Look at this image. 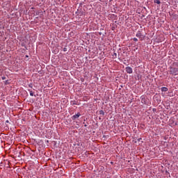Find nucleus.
Wrapping results in <instances>:
<instances>
[{"mask_svg": "<svg viewBox=\"0 0 178 178\" xmlns=\"http://www.w3.org/2000/svg\"><path fill=\"white\" fill-rule=\"evenodd\" d=\"M169 73L173 76H178V68L172 66L170 67Z\"/></svg>", "mask_w": 178, "mask_h": 178, "instance_id": "nucleus-1", "label": "nucleus"}, {"mask_svg": "<svg viewBox=\"0 0 178 178\" xmlns=\"http://www.w3.org/2000/svg\"><path fill=\"white\" fill-rule=\"evenodd\" d=\"M29 91L31 97H34V92H33V90H29Z\"/></svg>", "mask_w": 178, "mask_h": 178, "instance_id": "nucleus-6", "label": "nucleus"}, {"mask_svg": "<svg viewBox=\"0 0 178 178\" xmlns=\"http://www.w3.org/2000/svg\"><path fill=\"white\" fill-rule=\"evenodd\" d=\"M29 87H31V88H33V86H30V85H29Z\"/></svg>", "mask_w": 178, "mask_h": 178, "instance_id": "nucleus-14", "label": "nucleus"}, {"mask_svg": "<svg viewBox=\"0 0 178 178\" xmlns=\"http://www.w3.org/2000/svg\"><path fill=\"white\" fill-rule=\"evenodd\" d=\"M141 140H143V138H140L138 139V141L140 142Z\"/></svg>", "mask_w": 178, "mask_h": 178, "instance_id": "nucleus-13", "label": "nucleus"}, {"mask_svg": "<svg viewBox=\"0 0 178 178\" xmlns=\"http://www.w3.org/2000/svg\"><path fill=\"white\" fill-rule=\"evenodd\" d=\"M64 51H66V48L64 49Z\"/></svg>", "mask_w": 178, "mask_h": 178, "instance_id": "nucleus-15", "label": "nucleus"}, {"mask_svg": "<svg viewBox=\"0 0 178 178\" xmlns=\"http://www.w3.org/2000/svg\"><path fill=\"white\" fill-rule=\"evenodd\" d=\"M174 65L178 67V63H174Z\"/></svg>", "mask_w": 178, "mask_h": 178, "instance_id": "nucleus-11", "label": "nucleus"}, {"mask_svg": "<svg viewBox=\"0 0 178 178\" xmlns=\"http://www.w3.org/2000/svg\"><path fill=\"white\" fill-rule=\"evenodd\" d=\"M154 3H157L158 5H161V1L159 0H154Z\"/></svg>", "mask_w": 178, "mask_h": 178, "instance_id": "nucleus-7", "label": "nucleus"}, {"mask_svg": "<svg viewBox=\"0 0 178 178\" xmlns=\"http://www.w3.org/2000/svg\"><path fill=\"white\" fill-rule=\"evenodd\" d=\"M161 90L162 91V92H166L169 90V89H168V88H166V87H162L161 88Z\"/></svg>", "mask_w": 178, "mask_h": 178, "instance_id": "nucleus-5", "label": "nucleus"}, {"mask_svg": "<svg viewBox=\"0 0 178 178\" xmlns=\"http://www.w3.org/2000/svg\"><path fill=\"white\" fill-rule=\"evenodd\" d=\"M1 79H2V80H6V77L2 76Z\"/></svg>", "mask_w": 178, "mask_h": 178, "instance_id": "nucleus-12", "label": "nucleus"}, {"mask_svg": "<svg viewBox=\"0 0 178 178\" xmlns=\"http://www.w3.org/2000/svg\"><path fill=\"white\" fill-rule=\"evenodd\" d=\"M113 56H114L115 58H118V54L114 52Z\"/></svg>", "mask_w": 178, "mask_h": 178, "instance_id": "nucleus-8", "label": "nucleus"}, {"mask_svg": "<svg viewBox=\"0 0 178 178\" xmlns=\"http://www.w3.org/2000/svg\"><path fill=\"white\" fill-rule=\"evenodd\" d=\"M125 70L129 74H131V73H133V68H131V67H126Z\"/></svg>", "mask_w": 178, "mask_h": 178, "instance_id": "nucleus-2", "label": "nucleus"}, {"mask_svg": "<svg viewBox=\"0 0 178 178\" xmlns=\"http://www.w3.org/2000/svg\"><path fill=\"white\" fill-rule=\"evenodd\" d=\"M134 41H135L136 42H137V41H138V39H137L136 38H134Z\"/></svg>", "mask_w": 178, "mask_h": 178, "instance_id": "nucleus-10", "label": "nucleus"}, {"mask_svg": "<svg viewBox=\"0 0 178 178\" xmlns=\"http://www.w3.org/2000/svg\"><path fill=\"white\" fill-rule=\"evenodd\" d=\"M100 115H105V113L104 112V111H100Z\"/></svg>", "mask_w": 178, "mask_h": 178, "instance_id": "nucleus-9", "label": "nucleus"}, {"mask_svg": "<svg viewBox=\"0 0 178 178\" xmlns=\"http://www.w3.org/2000/svg\"><path fill=\"white\" fill-rule=\"evenodd\" d=\"M136 36L138 37V38H144V35H143V34L140 31L137 32Z\"/></svg>", "mask_w": 178, "mask_h": 178, "instance_id": "nucleus-4", "label": "nucleus"}, {"mask_svg": "<svg viewBox=\"0 0 178 178\" xmlns=\"http://www.w3.org/2000/svg\"><path fill=\"white\" fill-rule=\"evenodd\" d=\"M80 116H81V114H80V113H77V114L74 115L72 117V120H76V119H79V118H80Z\"/></svg>", "mask_w": 178, "mask_h": 178, "instance_id": "nucleus-3", "label": "nucleus"}]
</instances>
